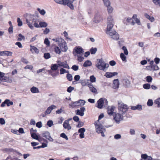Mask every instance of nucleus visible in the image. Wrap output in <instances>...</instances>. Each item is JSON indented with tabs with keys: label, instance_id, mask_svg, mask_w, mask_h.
Wrapping results in <instances>:
<instances>
[{
	"label": "nucleus",
	"instance_id": "obj_16",
	"mask_svg": "<svg viewBox=\"0 0 160 160\" xmlns=\"http://www.w3.org/2000/svg\"><path fill=\"white\" fill-rule=\"evenodd\" d=\"M74 50H75V52L78 54H80L83 53L84 51L83 49L80 47H75Z\"/></svg>",
	"mask_w": 160,
	"mask_h": 160
},
{
	"label": "nucleus",
	"instance_id": "obj_37",
	"mask_svg": "<svg viewBox=\"0 0 160 160\" xmlns=\"http://www.w3.org/2000/svg\"><path fill=\"white\" fill-rule=\"evenodd\" d=\"M137 16L136 14L133 15L132 17V19H133L135 21V23L136 22L137 23H139L140 22L139 20L137 18Z\"/></svg>",
	"mask_w": 160,
	"mask_h": 160
},
{
	"label": "nucleus",
	"instance_id": "obj_9",
	"mask_svg": "<svg viewBox=\"0 0 160 160\" xmlns=\"http://www.w3.org/2000/svg\"><path fill=\"white\" fill-rule=\"evenodd\" d=\"M123 22L124 24H126V25L129 24L134 25L135 23V22H134L132 18H127L126 20H123Z\"/></svg>",
	"mask_w": 160,
	"mask_h": 160
},
{
	"label": "nucleus",
	"instance_id": "obj_19",
	"mask_svg": "<svg viewBox=\"0 0 160 160\" xmlns=\"http://www.w3.org/2000/svg\"><path fill=\"white\" fill-rule=\"evenodd\" d=\"M63 125L64 128L65 129H67L68 130H70L71 129V127L69 122H68V120H65Z\"/></svg>",
	"mask_w": 160,
	"mask_h": 160
},
{
	"label": "nucleus",
	"instance_id": "obj_6",
	"mask_svg": "<svg viewBox=\"0 0 160 160\" xmlns=\"http://www.w3.org/2000/svg\"><path fill=\"white\" fill-rule=\"evenodd\" d=\"M121 114H122L120 113H115L113 116L114 119L118 123H119L120 121L123 119V117Z\"/></svg>",
	"mask_w": 160,
	"mask_h": 160
},
{
	"label": "nucleus",
	"instance_id": "obj_38",
	"mask_svg": "<svg viewBox=\"0 0 160 160\" xmlns=\"http://www.w3.org/2000/svg\"><path fill=\"white\" fill-rule=\"evenodd\" d=\"M44 58L46 59H48L51 58V55L49 53H45L44 54Z\"/></svg>",
	"mask_w": 160,
	"mask_h": 160
},
{
	"label": "nucleus",
	"instance_id": "obj_47",
	"mask_svg": "<svg viewBox=\"0 0 160 160\" xmlns=\"http://www.w3.org/2000/svg\"><path fill=\"white\" fill-rule=\"evenodd\" d=\"M120 57L123 61H124L126 60V57L123 53H121Z\"/></svg>",
	"mask_w": 160,
	"mask_h": 160
},
{
	"label": "nucleus",
	"instance_id": "obj_39",
	"mask_svg": "<svg viewBox=\"0 0 160 160\" xmlns=\"http://www.w3.org/2000/svg\"><path fill=\"white\" fill-rule=\"evenodd\" d=\"M106 7H107V10L108 13L109 14L111 13L113 11V8L110 6V5L106 6Z\"/></svg>",
	"mask_w": 160,
	"mask_h": 160
},
{
	"label": "nucleus",
	"instance_id": "obj_11",
	"mask_svg": "<svg viewBox=\"0 0 160 160\" xmlns=\"http://www.w3.org/2000/svg\"><path fill=\"white\" fill-rule=\"evenodd\" d=\"M85 108L84 107L80 108V110L77 109L75 111V113L76 115H79L81 116H83L84 115V112Z\"/></svg>",
	"mask_w": 160,
	"mask_h": 160
},
{
	"label": "nucleus",
	"instance_id": "obj_27",
	"mask_svg": "<svg viewBox=\"0 0 160 160\" xmlns=\"http://www.w3.org/2000/svg\"><path fill=\"white\" fill-rule=\"evenodd\" d=\"M31 136L32 138L39 141L40 137L39 135H38L36 133H33L31 134Z\"/></svg>",
	"mask_w": 160,
	"mask_h": 160
},
{
	"label": "nucleus",
	"instance_id": "obj_20",
	"mask_svg": "<svg viewBox=\"0 0 160 160\" xmlns=\"http://www.w3.org/2000/svg\"><path fill=\"white\" fill-rule=\"evenodd\" d=\"M115 107L114 106H112L110 108L109 107L108 108V113L109 115H112L114 113V111Z\"/></svg>",
	"mask_w": 160,
	"mask_h": 160
},
{
	"label": "nucleus",
	"instance_id": "obj_30",
	"mask_svg": "<svg viewBox=\"0 0 160 160\" xmlns=\"http://www.w3.org/2000/svg\"><path fill=\"white\" fill-rule=\"evenodd\" d=\"M144 15L145 17L149 19L151 22H152L154 21V18L153 17L150 16L147 13L145 14Z\"/></svg>",
	"mask_w": 160,
	"mask_h": 160
},
{
	"label": "nucleus",
	"instance_id": "obj_48",
	"mask_svg": "<svg viewBox=\"0 0 160 160\" xmlns=\"http://www.w3.org/2000/svg\"><path fill=\"white\" fill-rule=\"evenodd\" d=\"M6 104L8 106H9L10 105H12L13 103L12 101H10L9 99H6Z\"/></svg>",
	"mask_w": 160,
	"mask_h": 160
},
{
	"label": "nucleus",
	"instance_id": "obj_59",
	"mask_svg": "<svg viewBox=\"0 0 160 160\" xmlns=\"http://www.w3.org/2000/svg\"><path fill=\"white\" fill-rule=\"evenodd\" d=\"M36 126L37 127L40 128L42 127V123L40 121L37 122L36 124Z\"/></svg>",
	"mask_w": 160,
	"mask_h": 160
},
{
	"label": "nucleus",
	"instance_id": "obj_26",
	"mask_svg": "<svg viewBox=\"0 0 160 160\" xmlns=\"http://www.w3.org/2000/svg\"><path fill=\"white\" fill-rule=\"evenodd\" d=\"M80 83L83 86H85L88 85V80L87 79L80 80Z\"/></svg>",
	"mask_w": 160,
	"mask_h": 160
},
{
	"label": "nucleus",
	"instance_id": "obj_24",
	"mask_svg": "<svg viewBox=\"0 0 160 160\" xmlns=\"http://www.w3.org/2000/svg\"><path fill=\"white\" fill-rule=\"evenodd\" d=\"M59 67H62L63 68H66L68 69L70 68L69 67L66 61L64 62H62L60 65Z\"/></svg>",
	"mask_w": 160,
	"mask_h": 160
},
{
	"label": "nucleus",
	"instance_id": "obj_34",
	"mask_svg": "<svg viewBox=\"0 0 160 160\" xmlns=\"http://www.w3.org/2000/svg\"><path fill=\"white\" fill-rule=\"evenodd\" d=\"M153 100L151 99H149L147 102V105L148 107L152 106L153 104Z\"/></svg>",
	"mask_w": 160,
	"mask_h": 160
},
{
	"label": "nucleus",
	"instance_id": "obj_54",
	"mask_svg": "<svg viewBox=\"0 0 160 160\" xmlns=\"http://www.w3.org/2000/svg\"><path fill=\"white\" fill-rule=\"evenodd\" d=\"M77 60L80 62L82 61L84 59V58L83 57L79 55H77Z\"/></svg>",
	"mask_w": 160,
	"mask_h": 160
},
{
	"label": "nucleus",
	"instance_id": "obj_45",
	"mask_svg": "<svg viewBox=\"0 0 160 160\" xmlns=\"http://www.w3.org/2000/svg\"><path fill=\"white\" fill-rule=\"evenodd\" d=\"M66 77L68 80L69 81H71L72 80V75L69 73L67 74Z\"/></svg>",
	"mask_w": 160,
	"mask_h": 160
},
{
	"label": "nucleus",
	"instance_id": "obj_63",
	"mask_svg": "<svg viewBox=\"0 0 160 160\" xmlns=\"http://www.w3.org/2000/svg\"><path fill=\"white\" fill-rule=\"evenodd\" d=\"M109 64L111 66H114L116 64L115 61L114 60H111L109 62Z\"/></svg>",
	"mask_w": 160,
	"mask_h": 160
},
{
	"label": "nucleus",
	"instance_id": "obj_13",
	"mask_svg": "<svg viewBox=\"0 0 160 160\" xmlns=\"http://www.w3.org/2000/svg\"><path fill=\"white\" fill-rule=\"evenodd\" d=\"M104 102V99L103 98H100L99 100L97 101V104L98 106L97 107L100 109H101L102 108V106L103 105Z\"/></svg>",
	"mask_w": 160,
	"mask_h": 160
},
{
	"label": "nucleus",
	"instance_id": "obj_42",
	"mask_svg": "<svg viewBox=\"0 0 160 160\" xmlns=\"http://www.w3.org/2000/svg\"><path fill=\"white\" fill-rule=\"evenodd\" d=\"M131 109L133 110H135L137 109L139 110H140V105L138 104L136 106H132L131 107Z\"/></svg>",
	"mask_w": 160,
	"mask_h": 160
},
{
	"label": "nucleus",
	"instance_id": "obj_58",
	"mask_svg": "<svg viewBox=\"0 0 160 160\" xmlns=\"http://www.w3.org/2000/svg\"><path fill=\"white\" fill-rule=\"evenodd\" d=\"M74 89V88L73 87L70 86L68 88L67 91L69 93H70Z\"/></svg>",
	"mask_w": 160,
	"mask_h": 160
},
{
	"label": "nucleus",
	"instance_id": "obj_21",
	"mask_svg": "<svg viewBox=\"0 0 160 160\" xmlns=\"http://www.w3.org/2000/svg\"><path fill=\"white\" fill-rule=\"evenodd\" d=\"M88 85L90 91L94 93H95L97 92V90L96 89L93 87L92 83L89 84H88Z\"/></svg>",
	"mask_w": 160,
	"mask_h": 160
},
{
	"label": "nucleus",
	"instance_id": "obj_8",
	"mask_svg": "<svg viewBox=\"0 0 160 160\" xmlns=\"http://www.w3.org/2000/svg\"><path fill=\"white\" fill-rule=\"evenodd\" d=\"M34 26L37 28H45L48 26V23L45 22H40L39 23V25L37 22H35L33 24Z\"/></svg>",
	"mask_w": 160,
	"mask_h": 160
},
{
	"label": "nucleus",
	"instance_id": "obj_5",
	"mask_svg": "<svg viewBox=\"0 0 160 160\" xmlns=\"http://www.w3.org/2000/svg\"><path fill=\"white\" fill-rule=\"evenodd\" d=\"M118 109L119 113L123 114L128 111V106L122 102H118Z\"/></svg>",
	"mask_w": 160,
	"mask_h": 160
},
{
	"label": "nucleus",
	"instance_id": "obj_61",
	"mask_svg": "<svg viewBox=\"0 0 160 160\" xmlns=\"http://www.w3.org/2000/svg\"><path fill=\"white\" fill-rule=\"evenodd\" d=\"M73 119L76 122H78L79 121V118L77 116H75L73 117Z\"/></svg>",
	"mask_w": 160,
	"mask_h": 160
},
{
	"label": "nucleus",
	"instance_id": "obj_57",
	"mask_svg": "<svg viewBox=\"0 0 160 160\" xmlns=\"http://www.w3.org/2000/svg\"><path fill=\"white\" fill-rule=\"evenodd\" d=\"M79 106H81L84 105L86 102L85 101H84V100H81V99L79 100Z\"/></svg>",
	"mask_w": 160,
	"mask_h": 160
},
{
	"label": "nucleus",
	"instance_id": "obj_18",
	"mask_svg": "<svg viewBox=\"0 0 160 160\" xmlns=\"http://www.w3.org/2000/svg\"><path fill=\"white\" fill-rule=\"evenodd\" d=\"M118 74V73L116 72H106L105 73V76L107 78H110L112 77L115 76L117 75Z\"/></svg>",
	"mask_w": 160,
	"mask_h": 160
},
{
	"label": "nucleus",
	"instance_id": "obj_32",
	"mask_svg": "<svg viewBox=\"0 0 160 160\" xmlns=\"http://www.w3.org/2000/svg\"><path fill=\"white\" fill-rule=\"evenodd\" d=\"M0 83L2 84H4L3 82H8V78L6 77H5L4 76L2 78H1V80H0Z\"/></svg>",
	"mask_w": 160,
	"mask_h": 160
},
{
	"label": "nucleus",
	"instance_id": "obj_33",
	"mask_svg": "<svg viewBox=\"0 0 160 160\" xmlns=\"http://www.w3.org/2000/svg\"><path fill=\"white\" fill-rule=\"evenodd\" d=\"M59 67L56 64H52L51 65V69L52 71L57 70Z\"/></svg>",
	"mask_w": 160,
	"mask_h": 160
},
{
	"label": "nucleus",
	"instance_id": "obj_4",
	"mask_svg": "<svg viewBox=\"0 0 160 160\" xmlns=\"http://www.w3.org/2000/svg\"><path fill=\"white\" fill-rule=\"evenodd\" d=\"M96 131L98 133H101V136L103 137H105V135L104 132L106 131V129L104 128L102 124L101 123H98L96 122L95 124Z\"/></svg>",
	"mask_w": 160,
	"mask_h": 160
},
{
	"label": "nucleus",
	"instance_id": "obj_1",
	"mask_svg": "<svg viewBox=\"0 0 160 160\" xmlns=\"http://www.w3.org/2000/svg\"><path fill=\"white\" fill-rule=\"evenodd\" d=\"M107 19V27L106 33L109 35L113 39L117 40L119 38L118 33L114 30L112 29L114 24L112 16H109Z\"/></svg>",
	"mask_w": 160,
	"mask_h": 160
},
{
	"label": "nucleus",
	"instance_id": "obj_55",
	"mask_svg": "<svg viewBox=\"0 0 160 160\" xmlns=\"http://www.w3.org/2000/svg\"><path fill=\"white\" fill-rule=\"evenodd\" d=\"M44 43L48 46H50V42L48 38H46L44 41Z\"/></svg>",
	"mask_w": 160,
	"mask_h": 160
},
{
	"label": "nucleus",
	"instance_id": "obj_12",
	"mask_svg": "<svg viewBox=\"0 0 160 160\" xmlns=\"http://www.w3.org/2000/svg\"><path fill=\"white\" fill-rule=\"evenodd\" d=\"M100 20L101 19L99 12H97L95 14L93 21L95 22V23H98L100 22Z\"/></svg>",
	"mask_w": 160,
	"mask_h": 160
},
{
	"label": "nucleus",
	"instance_id": "obj_44",
	"mask_svg": "<svg viewBox=\"0 0 160 160\" xmlns=\"http://www.w3.org/2000/svg\"><path fill=\"white\" fill-rule=\"evenodd\" d=\"M18 36L19 38H18L17 40L19 41H21L22 39L24 40L25 39V38L24 36H23L20 33L18 34Z\"/></svg>",
	"mask_w": 160,
	"mask_h": 160
},
{
	"label": "nucleus",
	"instance_id": "obj_60",
	"mask_svg": "<svg viewBox=\"0 0 160 160\" xmlns=\"http://www.w3.org/2000/svg\"><path fill=\"white\" fill-rule=\"evenodd\" d=\"M85 131V129L83 128H80L78 130V132L79 133H84Z\"/></svg>",
	"mask_w": 160,
	"mask_h": 160
},
{
	"label": "nucleus",
	"instance_id": "obj_25",
	"mask_svg": "<svg viewBox=\"0 0 160 160\" xmlns=\"http://www.w3.org/2000/svg\"><path fill=\"white\" fill-rule=\"evenodd\" d=\"M92 65V63L91 61L89 60L86 61L83 64V66L84 67H87L88 66H91Z\"/></svg>",
	"mask_w": 160,
	"mask_h": 160
},
{
	"label": "nucleus",
	"instance_id": "obj_31",
	"mask_svg": "<svg viewBox=\"0 0 160 160\" xmlns=\"http://www.w3.org/2000/svg\"><path fill=\"white\" fill-rule=\"evenodd\" d=\"M71 107L74 108L76 106H79V100L77 101L71 103V105H69Z\"/></svg>",
	"mask_w": 160,
	"mask_h": 160
},
{
	"label": "nucleus",
	"instance_id": "obj_17",
	"mask_svg": "<svg viewBox=\"0 0 160 160\" xmlns=\"http://www.w3.org/2000/svg\"><path fill=\"white\" fill-rule=\"evenodd\" d=\"M142 159L141 160H154L151 156H148L147 154H142L141 155Z\"/></svg>",
	"mask_w": 160,
	"mask_h": 160
},
{
	"label": "nucleus",
	"instance_id": "obj_36",
	"mask_svg": "<svg viewBox=\"0 0 160 160\" xmlns=\"http://www.w3.org/2000/svg\"><path fill=\"white\" fill-rule=\"evenodd\" d=\"M97 51V48H91L90 50V52L92 54H95L96 52Z\"/></svg>",
	"mask_w": 160,
	"mask_h": 160
},
{
	"label": "nucleus",
	"instance_id": "obj_41",
	"mask_svg": "<svg viewBox=\"0 0 160 160\" xmlns=\"http://www.w3.org/2000/svg\"><path fill=\"white\" fill-rule=\"evenodd\" d=\"M37 10L41 15H44L46 13V12L44 9L41 10L40 8H38Z\"/></svg>",
	"mask_w": 160,
	"mask_h": 160
},
{
	"label": "nucleus",
	"instance_id": "obj_2",
	"mask_svg": "<svg viewBox=\"0 0 160 160\" xmlns=\"http://www.w3.org/2000/svg\"><path fill=\"white\" fill-rule=\"evenodd\" d=\"M36 21L37 19L35 15L29 14L27 17L26 22L30 28L32 29H33L34 27L32 24H33L35 22H36Z\"/></svg>",
	"mask_w": 160,
	"mask_h": 160
},
{
	"label": "nucleus",
	"instance_id": "obj_23",
	"mask_svg": "<svg viewBox=\"0 0 160 160\" xmlns=\"http://www.w3.org/2000/svg\"><path fill=\"white\" fill-rule=\"evenodd\" d=\"M30 50L32 53H33V50L37 54L39 52V50L36 47H35L34 46H32L31 45H30Z\"/></svg>",
	"mask_w": 160,
	"mask_h": 160
},
{
	"label": "nucleus",
	"instance_id": "obj_40",
	"mask_svg": "<svg viewBox=\"0 0 160 160\" xmlns=\"http://www.w3.org/2000/svg\"><path fill=\"white\" fill-rule=\"evenodd\" d=\"M154 103L158 105V107H160V98H158L154 101Z\"/></svg>",
	"mask_w": 160,
	"mask_h": 160
},
{
	"label": "nucleus",
	"instance_id": "obj_49",
	"mask_svg": "<svg viewBox=\"0 0 160 160\" xmlns=\"http://www.w3.org/2000/svg\"><path fill=\"white\" fill-rule=\"evenodd\" d=\"M55 51L57 54H60L61 53L60 49L59 48V47L57 46L54 48Z\"/></svg>",
	"mask_w": 160,
	"mask_h": 160
},
{
	"label": "nucleus",
	"instance_id": "obj_53",
	"mask_svg": "<svg viewBox=\"0 0 160 160\" xmlns=\"http://www.w3.org/2000/svg\"><path fill=\"white\" fill-rule=\"evenodd\" d=\"M60 136L61 137L67 140H68V138L67 136L64 133H61Z\"/></svg>",
	"mask_w": 160,
	"mask_h": 160
},
{
	"label": "nucleus",
	"instance_id": "obj_56",
	"mask_svg": "<svg viewBox=\"0 0 160 160\" xmlns=\"http://www.w3.org/2000/svg\"><path fill=\"white\" fill-rule=\"evenodd\" d=\"M71 68L73 70L76 71L78 69V66L76 65H73L72 66Z\"/></svg>",
	"mask_w": 160,
	"mask_h": 160
},
{
	"label": "nucleus",
	"instance_id": "obj_62",
	"mask_svg": "<svg viewBox=\"0 0 160 160\" xmlns=\"http://www.w3.org/2000/svg\"><path fill=\"white\" fill-rule=\"evenodd\" d=\"M84 125V123L83 122L80 121H78V123L77 125V127L78 128H80Z\"/></svg>",
	"mask_w": 160,
	"mask_h": 160
},
{
	"label": "nucleus",
	"instance_id": "obj_50",
	"mask_svg": "<svg viewBox=\"0 0 160 160\" xmlns=\"http://www.w3.org/2000/svg\"><path fill=\"white\" fill-rule=\"evenodd\" d=\"M47 124L48 127H51L53 124V122L52 120H50L47 122Z\"/></svg>",
	"mask_w": 160,
	"mask_h": 160
},
{
	"label": "nucleus",
	"instance_id": "obj_29",
	"mask_svg": "<svg viewBox=\"0 0 160 160\" xmlns=\"http://www.w3.org/2000/svg\"><path fill=\"white\" fill-rule=\"evenodd\" d=\"M30 90L31 92L33 93H38L39 92L38 88L34 86L31 88Z\"/></svg>",
	"mask_w": 160,
	"mask_h": 160
},
{
	"label": "nucleus",
	"instance_id": "obj_51",
	"mask_svg": "<svg viewBox=\"0 0 160 160\" xmlns=\"http://www.w3.org/2000/svg\"><path fill=\"white\" fill-rule=\"evenodd\" d=\"M146 81L148 82H152V78L150 76H148L146 77Z\"/></svg>",
	"mask_w": 160,
	"mask_h": 160
},
{
	"label": "nucleus",
	"instance_id": "obj_28",
	"mask_svg": "<svg viewBox=\"0 0 160 160\" xmlns=\"http://www.w3.org/2000/svg\"><path fill=\"white\" fill-rule=\"evenodd\" d=\"M122 82L123 84L126 87L129 86L130 84V81L127 79H123L122 80Z\"/></svg>",
	"mask_w": 160,
	"mask_h": 160
},
{
	"label": "nucleus",
	"instance_id": "obj_52",
	"mask_svg": "<svg viewBox=\"0 0 160 160\" xmlns=\"http://www.w3.org/2000/svg\"><path fill=\"white\" fill-rule=\"evenodd\" d=\"M17 22H18V25L19 26H21L22 25V21L19 18H17Z\"/></svg>",
	"mask_w": 160,
	"mask_h": 160
},
{
	"label": "nucleus",
	"instance_id": "obj_15",
	"mask_svg": "<svg viewBox=\"0 0 160 160\" xmlns=\"http://www.w3.org/2000/svg\"><path fill=\"white\" fill-rule=\"evenodd\" d=\"M56 106L54 105H52L49 106L45 112V114H48L50 113L52 110L54 108H56Z\"/></svg>",
	"mask_w": 160,
	"mask_h": 160
},
{
	"label": "nucleus",
	"instance_id": "obj_64",
	"mask_svg": "<svg viewBox=\"0 0 160 160\" xmlns=\"http://www.w3.org/2000/svg\"><path fill=\"white\" fill-rule=\"evenodd\" d=\"M153 2L156 5L160 4V0H153Z\"/></svg>",
	"mask_w": 160,
	"mask_h": 160
},
{
	"label": "nucleus",
	"instance_id": "obj_43",
	"mask_svg": "<svg viewBox=\"0 0 160 160\" xmlns=\"http://www.w3.org/2000/svg\"><path fill=\"white\" fill-rule=\"evenodd\" d=\"M151 85L149 83H146L143 85V88L145 89H148L150 88Z\"/></svg>",
	"mask_w": 160,
	"mask_h": 160
},
{
	"label": "nucleus",
	"instance_id": "obj_3",
	"mask_svg": "<svg viewBox=\"0 0 160 160\" xmlns=\"http://www.w3.org/2000/svg\"><path fill=\"white\" fill-rule=\"evenodd\" d=\"M97 61L98 62L95 66L98 69L104 70L106 68L109 67V64L108 63H106L102 59H98Z\"/></svg>",
	"mask_w": 160,
	"mask_h": 160
},
{
	"label": "nucleus",
	"instance_id": "obj_22",
	"mask_svg": "<svg viewBox=\"0 0 160 160\" xmlns=\"http://www.w3.org/2000/svg\"><path fill=\"white\" fill-rule=\"evenodd\" d=\"M1 52V56L6 55L7 56H11L12 54V52L7 51H2Z\"/></svg>",
	"mask_w": 160,
	"mask_h": 160
},
{
	"label": "nucleus",
	"instance_id": "obj_14",
	"mask_svg": "<svg viewBox=\"0 0 160 160\" xmlns=\"http://www.w3.org/2000/svg\"><path fill=\"white\" fill-rule=\"evenodd\" d=\"M119 81L118 79H116L113 82V88L116 89L119 88Z\"/></svg>",
	"mask_w": 160,
	"mask_h": 160
},
{
	"label": "nucleus",
	"instance_id": "obj_7",
	"mask_svg": "<svg viewBox=\"0 0 160 160\" xmlns=\"http://www.w3.org/2000/svg\"><path fill=\"white\" fill-rule=\"evenodd\" d=\"M42 136L48 140L50 142H52L53 139L51 138L50 132L48 131H45L42 133Z\"/></svg>",
	"mask_w": 160,
	"mask_h": 160
},
{
	"label": "nucleus",
	"instance_id": "obj_35",
	"mask_svg": "<svg viewBox=\"0 0 160 160\" xmlns=\"http://www.w3.org/2000/svg\"><path fill=\"white\" fill-rule=\"evenodd\" d=\"M104 5L106 6H108L111 5V2L109 0H102Z\"/></svg>",
	"mask_w": 160,
	"mask_h": 160
},
{
	"label": "nucleus",
	"instance_id": "obj_10",
	"mask_svg": "<svg viewBox=\"0 0 160 160\" xmlns=\"http://www.w3.org/2000/svg\"><path fill=\"white\" fill-rule=\"evenodd\" d=\"M58 45L59 46L62 52H66L68 49V47L65 41H64L63 43L62 42V43L59 44Z\"/></svg>",
	"mask_w": 160,
	"mask_h": 160
},
{
	"label": "nucleus",
	"instance_id": "obj_46",
	"mask_svg": "<svg viewBox=\"0 0 160 160\" xmlns=\"http://www.w3.org/2000/svg\"><path fill=\"white\" fill-rule=\"evenodd\" d=\"M90 80L92 82H96V78L94 75H92L90 77Z\"/></svg>",
	"mask_w": 160,
	"mask_h": 160
}]
</instances>
